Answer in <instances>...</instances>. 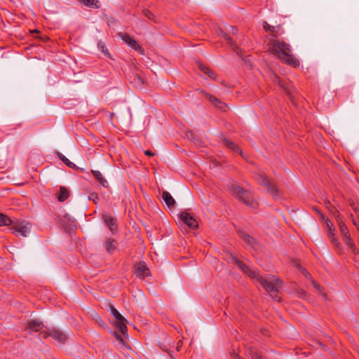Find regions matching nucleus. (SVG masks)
<instances>
[{
  "label": "nucleus",
  "mask_w": 359,
  "mask_h": 359,
  "mask_svg": "<svg viewBox=\"0 0 359 359\" xmlns=\"http://www.w3.org/2000/svg\"><path fill=\"white\" fill-rule=\"evenodd\" d=\"M103 219L104 220L105 224L109 227L110 231L115 233L117 231V225H116V219L107 214H104L102 215Z\"/></svg>",
  "instance_id": "obj_10"
},
{
  "label": "nucleus",
  "mask_w": 359,
  "mask_h": 359,
  "mask_svg": "<svg viewBox=\"0 0 359 359\" xmlns=\"http://www.w3.org/2000/svg\"><path fill=\"white\" fill-rule=\"evenodd\" d=\"M66 222H69L73 223L74 222V220L68 214L65 213L63 215V217L62 219H60V223L62 224L63 225H65Z\"/></svg>",
  "instance_id": "obj_30"
},
{
  "label": "nucleus",
  "mask_w": 359,
  "mask_h": 359,
  "mask_svg": "<svg viewBox=\"0 0 359 359\" xmlns=\"http://www.w3.org/2000/svg\"><path fill=\"white\" fill-rule=\"evenodd\" d=\"M240 236L244 241V242H245L247 244H248L250 245H253V243L255 242L254 238L252 237H251L250 235L247 234L245 232L241 231Z\"/></svg>",
  "instance_id": "obj_24"
},
{
  "label": "nucleus",
  "mask_w": 359,
  "mask_h": 359,
  "mask_svg": "<svg viewBox=\"0 0 359 359\" xmlns=\"http://www.w3.org/2000/svg\"><path fill=\"white\" fill-rule=\"evenodd\" d=\"M32 225L26 221L15 222L13 224L11 230L16 235L27 237L31 231Z\"/></svg>",
  "instance_id": "obj_6"
},
{
  "label": "nucleus",
  "mask_w": 359,
  "mask_h": 359,
  "mask_svg": "<svg viewBox=\"0 0 359 359\" xmlns=\"http://www.w3.org/2000/svg\"><path fill=\"white\" fill-rule=\"evenodd\" d=\"M327 208L337 217V219L339 217V212L330 203V202L327 203Z\"/></svg>",
  "instance_id": "obj_32"
},
{
  "label": "nucleus",
  "mask_w": 359,
  "mask_h": 359,
  "mask_svg": "<svg viewBox=\"0 0 359 359\" xmlns=\"http://www.w3.org/2000/svg\"><path fill=\"white\" fill-rule=\"evenodd\" d=\"M78 1L82 3L83 5L93 8H100V4L98 0H77Z\"/></svg>",
  "instance_id": "obj_22"
},
{
  "label": "nucleus",
  "mask_w": 359,
  "mask_h": 359,
  "mask_svg": "<svg viewBox=\"0 0 359 359\" xmlns=\"http://www.w3.org/2000/svg\"><path fill=\"white\" fill-rule=\"evenodd\" d=\"M162 198L170 209L174 208L175 205V201L169 192L166 191H163Z\"/></svg>",
  "instance_id": "obj_13"
},
{
  "label": "nucleus",
  "mask_w": 359,
  "mask_h": 359,
  "mask_svg": "<svg viewBox=\"0 0 359 359\" xmlns=\"http://www.w3.org/2000/svg\"><path fill=\"white\" fill-rule=\"evenodd\" d=\"M198 67L203 73L207 74L210 78L213 79L216 78L215 73L212 72L208 67H205L203 65L199 63Z\"/></svg>",
  "instance_id": "obj_20"
},
{
  "label": "nucleus",
  "mask_w": 359,
  "mask_h": 359,
  "mask_svg": "<svg viewBox=\"0 0 359 359\" xmlns=\"http://www.w3.org/2000/svg\"><path fill=\"white\" fill-rule=\"evenodd\" d=\"M107 251L109 253L114 252L117 246L116 241L113 238H108L104 243Z\"/></svg>",
  "instance_id": "obj_18"
},
{
  "label": "nucleus",
  "mask_w": 359,
  "mask_h": 359,
  "mask_svg": "<svg viewBox=\"0 0 359 359\" xmlns=\"http://www.w3.org/2000/svg\"><path fill=\"white\" fill-rule=\"evenodd\" d=\"M135 275L140 278H144L149 275V269L144 262H140L135 266Z\"/></svg>",
  "instance_id": "obj_9"
},
{
  "label": "nucleus",
  "mask_w": 359,
  "mask_h": 359,
  "mask_svg": "<svg viewBox=\"0 0 359 359\" xmlns=\"http://www.w3.org/2000/svg\"><path fill=\"white\" fill-rule=\"evenodd\" d=\"M40 335L43 338L51 337L54 340L60 342L65 343L67 339V335L61 330L55 327L49 329L48 331L41 332Z\"/></svg>",
  "instance_id": "obj_5"
},
{
  "label": "nucleus",
  "mask_w": 359,
  "mask_h": 359,
  "mask_svg": "<svg viewBox=\"0 0 359 359\" xmlns=\"http://www.w3.org/2000/svg\"><path fill=\"white\" fill-rule=\"evenodd\" d=\"M97 181L102 184L104 187H107L109 184L108 182L104 178L102 174L98 170L91 171Z\"/></svg>",
  "instance_id": "obj_16"
},
{
  "label": "nucleus",
  "mask_w": 359,
  "mask_h": 359,
  "mask_svg": "<svg viewBox=\"0 0 359 359\" xmlns=\"http://www.w3.org/2000/svg\"><path fill=\"white\" fill-rule=\"evenodd\" d=\"M301 270H302V273L305 276V278H306L308 279L311 278V275L305 269L301 268Z\"/></svg>",
  "instance_id": "obj_36"
},
{
  "label": "nucleus",
  "mask_w": 359,
  "mask_h": 359,
  "mask_svg": "<svg viewBox=\"0 0 359 359\" xmlns=\"http://www.w3.org/2000/svg\"><path fill=\"white\" fill-rule=\"evenodd\" d=\"M102 52L106 54L108 51L107 49L104 50V47H102Z\"/></svg>",
  "instance_id": "obj_44"
},
{
  "label": "nucleus",
  "mask_w": 359,
  "mask_h": 359,
  "mask_svg": "<svg viewBox=\"0 0 359 359\" xmlns=\"http://www.w3.org/2000/svg\"><path fill=\"white\" fill-rule=\"evenodd\" d=\"M205 95L206 98H208L210 102H211L215 106L218 107L220 109H224V108L226 107L225 104H224L223 102L219 101V99L214 97L213 95L208 94V93H205Z\"/></svg>",
  "instance_id": "obj_15"
},
{
  "label": "nucleus",
  "mask_w": 359,
  "mask_h": 359,
  "mask_svg": "<svg viewBox=\"0 0 359 359\" xmlns=\"http://www.w3.org/2000/svg\"><path fill=\"white\" fill-rule=\"evenodd\" d=\"M222 84L224 86H225V87H228L227 83H226V82H225V81H222Z\"/></svg>",
  "instance_id": "obj_43"
},
{
  "label": "nucleus",
  "mask_w": 359,
  "mask_h": 359,
  "mask_svg": "<svg viewBox=\"0 0 359 359\" xmlns=\"http://www.w3.org/2000/svg\"><path fill=\"white\" fill-rule=\"evenodd\" d=\"M237 31H238V29L236 27H231V32L233 34H236L237 32Z\"/></svg>",
  "instance_id": "obj_41"
},
{
  "label": "nucleus",
  "mask_w": 359,
  "mask_h": 359,
  "mask_svg": "<svg viewBox=\"0 0 359 359\" xmlns=\"http://www.w3.org/2000/svg\"><path fill=\"white\" fill-rule=\"evenodd\" d=\"M234 359H242V358L238 355H236Z\"/></svg>",
  "instance_id": "obj_45"
},
{
  "label": "nucleus",
  "mask_w": 359,
  "mask_h": 359,
  "mask_svg": "<svg viewBox=\"0 0 359 359\" xmlns=\"http://www.w3.org/2000/svg\"><path fill=\"white\" fill-rule=\"evenodd\" d=\"M232 262L236 264L240 269L247 274L250 278L259 283L264 289V290L276 302H280V298L278 293L282 286V282L273 276H262L255 270H252L248 266L236 258L235 256L231 255L230 257Z\"/></svg>",
  "instance_id": "obj_1"
},
{
  "label": "nucleus",
  "mask_w": 359,
  "mask_h": 359,
  "mask_svg": "<svg viewBox=\"0 0 359 359\" xmlns=\"http://www.w3.org/2000/svg\"><path fill=\"white\" fill-rule=\"evenodd\" d=\"M119 36L121 37L122 40L132 48L136 50H139L140 52H141L142 54L144 53V50L141 48V46L137 43V41L134 39L131 38L128 34L125 33H120Z\"/></svg>",
  "instance_id": "obj_7"
},
{
  "label": "nucleus",
  "mask_w": 359,
  "mask_h": 359,
  "mask_svg": "<svg viewBox=\"0 0 359 359\" xmlns=\"http://www.w3.org/2000/svg\"><path fill=\"white\" fill-rule=\"evenodd\" d=\"M350 248V250H351V252H352L353 254L356 255V254H358V250L357 249V248L355 247V245H352V246H351V248Z\"/></svg>",
  "instance_id": "obj_38"
},
{
  "label": "nucleus",
  "mask_w": 359,
  "mask_h": 359,
  "mask_svg": "<svg viewBox=\"0 0 359 359\" xmlns=\"http://www.w3.org/2000/svg\"><path fill=\"white\" fill-rule=\"evenodd\" d=\"M337 222H338V225H339L340 232L342 234V236H345L346 234V235L349 234L348 230L346 224L344 223V222L342 221V219L340 217L337 218Z\"/></svg>",
  "instance_id": "obj_25"
},
{
  "label": "nucleus",
  "mask_w": 359,
  "mask_h": 359,
  "mask_svg": "<svg viewBox=\"0 0 359 359\" xmlns=\"http://www.w3.org/2000/svg\"><path fill=\"white\" fill-rule=\"evenodd\" d=\"M115 336H116V337L118 339H119V340H121V341H123V339H122V338L121 337V336H119V335H118V334H116V332H115Z\"/></svg>",
  "instance_id": "obj_42"
},
{
  "label": "nucleus",
  "mask_w": 359,
  "mask_h": 359,
  "mask_svg": "<svg viewBox=\"0 0 359 359\" xmlns=\"http://www.w3.org/2000/svg\"><path fill=\"white\" fill-rule=\"evenodd\" d=\"M217 33L218 35L222 36L224 39L231 46L234 48L236 45L233 43L232 39L231 37L225 32H223V30L221 28H218L217 30Z\"/></svg>",
  "instance_id": "obj_23"
},
{
  "label": "nucleus",
  "mask_w": 359,
  "mask_h": 359,
  "mask_svg": "<svg viewBox=\"0 0 359 359\" xmlns=\"http://www.w3.org/2000/svg\"><path fill=\"white\" fill-rule=\"evenodd\" d=\"M69 194L68 190L63 187H60V193L57 195V198L60 202H63L66 199H67V198L69 197Z\"/></svg>",
  "instance_id": "obj_21"
},
{
  "label": "nucleus",
  "mask_w": 359,
  "mask_h": 359,
  "mask_svg": "<svg viewBox=\"0 0 359 359\" xmlns=\"http://www.w3.org/2000/svg\"><path fill=\"white\" fill-rule=\"evenodd\" d=\"M144 154L147 155V156H154V153L152 152L150 150H147L144 151Z\"/></svg>",
  "instance_id": "obj_40"
},
{
  "label": "nucleus",
  "mask_w": 359,
  "mask_h": 359,
  "mask_svg": "<svg viewBox=\"0 0 359 359\" xmlns=\"http://www.w3.org/2000/svg\"><path fill=\"white\" fill-rule=\"evenodd\" d=\"M263 27L266 32H269L271 33V36H273V34H276L277 36L281 34L279 33L280 26L276 27L269 25L266 22H263Z\"/></svg>",
  "instance_id": "obj_17"
},
{
  "label": "nucleus",
  "mask_w": 359,
  "mask_h": 359,
  "mask_svg": "<svg viewBox=\"0 0 359 359\" xmlns=\"http://www.w3.org/2000/svg\"><path fill=\"white\" fill-rule=\"evenodd\" d=\"M343 241L348 248H351L354 245L353 240L351 238L349 234L343 236Z\"/></svg>",
  "instance_id": "obj_29"
},
{
  "label": "nucleus",
  "mask_w": 359,
  "mask_h": 359,
  "mask_svg": "<svg viewBox=\"0 0 359 359\" xmlns=\"http://www.w3.org/2000/svg\"><path fill=\"white\" fill-rule=\"evenodd\" d=\"M252 359H262L261 355L256 351H251Z\"/></svg>",
  "instance_id": "obj_35"
},
{
  "label": "nucleus",
  "mask_w": 359,
  "mask_h": 359,
  "mask_svg": "<svg viewBox=\"0 0 359 359\" xmlns=\"http://www.w3.org/2000/svg\"><path fill=\"white\" fill-rule=\"evenodd\" d=\"M223 141L228 148H229L230 149H231L236 152L239 153L241 155L243 154L242 151L241 150L239 147L238 145H236L234 142H233L226 138H224Z\"/></svg>",
  "instance_id": "obj_19"
},
{
  "label": "nucleus",
  "mask_w": 359,
  "mask_h": 359,
  "mask_svg": "<svg viewBox=\"0 0 359 359\" xmlns=\"http://www.w3.org/2000/svg\"><path fill=\"white\" fill-rule=\"evenodd\" d=\"M13 224L12 220L6 215L0 213V226H8Z\"/></svg>",
  "instance_id": "obj_26"
},
{
  "label": "nucleus",
  "mask_w": 359,
  "mask_h": 359,
  "mask_svg": "<svg viewBox=\"0 0 359 359\" xmlns=\"http://www.w3.org/2000/svg\"><path fill=\"white\" fill-rule=\"evenodd\" d=\"M327 232L329 238H331V241L336 247H340V244L337 239L334 238V228L333 227L332 223L330 220L326 221Z\"/></svg>",
  "instance_id": "obj_11"
},
{
  "label": "nucleus",
  "mask_w": 359,
  "mask_h": 359,
  "mask_svg": "<svg viewBox=\"0 0 359 359\" xmlns=\"http://www.w3.org/2000/svg\"><path fill=\"white\" fill-rule=\"evenodd\" d=\"M43 327V324L39 320H30L27 326V329L34 332H38Z\"/></svg>",
  "instance_id": "obj_12"
},
{
  "label": "nucleus",
  "mask_w": 359,
  "mask_h": 359,
  "mask_svg": "<svg viewBox=\"0 0 359 359\" xmlns=\"http://www.w3.org/2000/svg\"><path fill=\"white\" fill-rule=\"evenodd\" d=\"M268 47L269 52L283 62L293 67L299 65V62L292 53L290 45L281 41L276 34H273L269 39Z\"/></svg>",
  "instance_id": "obj_2"
},
{
  "label": "nucleus",
  "mask_w": 359,
  "mask_h": 359,
  "mask_svg": "<svg viewBox=\"0 0 359 359\" xmlns=\"http://www.w3.org/2000/svg\"><path fill=\"white\" fill-rule=\"evenodd\" d=\"M181 220L189 227L196 229L198 227L197 221L188 212H182L180 214Z\"/></svg>",
  "instance_id": "obj_8"
},
{
  "label": "nucleus",
  "mask_w": 359,
  "mask_h": 359,
  "mask_svg": "<svg viewBox=\"0 0 359 359\" xmlns=\"http://www.w3.org/2000/svg\"><path fill=\"white\" fill-rule=\"evenodd\" d=\"M271 79H272L273 83H278L280 87L284 88L282 81L280 80V77L278 76L276 74H274Z\"/></svg>",
  "instance_id": "obj_33"
},
{
  "label": "nucleus",
  "mask_w": 359,
  "mask_h": 359,
  "mask_svg": "<svg viewBox=\"0 0 359 359\" xmlns=\"http://www.w3.org/2000/svg\"><path fill=\"white\" fill-rule=\"evenodd\" d=\"M327 208L337 217V219L339 217V212L330 203V202L327 203Z\"/></svg>",
  "instance_id": "obj_31"
},
{
  "label": "nucleus",
  "mask_w": 359,
  "mask_h": 359,
  "mask_svg": "<svg viewBox=\"0 0 359 359\" xmlns=\"http://www.w3.org/2000/svg\"><path fill=\"white\" fill-rule=\"evenodd\" d=\"M111 307V313L113 315V316L117 320V321L119 320H126L125 318L119 313V312L112 306Z\"/></svg>",
  "instance_id": "obj_28"
},
{
  "label": "nucleus",
  "mask_w": 359,
  "mask_h": 359,
  "mask_svg": "<svg viewBox=\"0 0 359 359\" xmlns=\"http://www.w3.org/2000/svg\"><path fill=\"white\" fill-rule=\"evenodd\" d=\"M126 321V320H119V321H117V323H116V327L119 330V331L123 334V335H126V332H127V327L125 324V322Z\"/></svg>",
  "instance_id": "obj_27"
},
{
  "label": "nucleus",
  "mask_w": 359,
  "mask_h": 359,
  "mask_svg": "<svg viewBox=\"0 0 359 359\" xmlns=\"http://www.w3.org/2000/svg\"><path fill=\"white\" fill-rule=\"evenodd\" d=\"M143 14L145 17H147V18H149V20H153L154 19V14L148 9H145L143 11Z\"/></svg>",
  "instance_id": "obj_34"
},
{
  "label": "nucleus",
  "mask_w": 359,
  "mask_h": 359,
  "mask_svg": "<svg viewBox=\"0 0 359 359\" xmlns=\"http://www.w3.org/2000/svg\"><path fill=\"white\" fill-rule=\"evenodd\" d=\"M229 189L232 195L247 206L252 209H255L258 207L257 202L252 198L250 193L243 189L242 187L236 184H231L229 186Z\"/></svg>",
  "instance_id": "obj_3"
},
{
  "label": "nucleus",
  "mask_w": 359,
  "mask_h": 359,
  "mask_svg": "<svg viewBox=\"0 0 359 359\" xmlns=\"http://www.w3.org/2000/svg\"><path fill=\"white\" fill-rule=\"evenodd\" d=\"M256 180L259 184L264 186L267 189V191L274 198H280V191L276 184L271 181L266 175H258Z\"/></svg>",
  "instance_id": "obj_4"
},
{
  "label": "nucleus",
  "mask_w": 359,
  "mask_h": 359,
  "mask_svg": "<svg viewBox=\"0 0 359 359\" xmlns=\"http://www.w3.org/2000/svg\"><path fill=\"white\" fill-rule=\"evenodd\" d=\"M56 155L67 166L76 170H82L81 168H78L74 163L70 161L60 152L57 151Z\"/></svg>",
  "instance_id": "obj_14"
},
{
  "label": "nucleus",
  "mask_w": 359,
  "mask_h": 359,
  "mask_svg": "<svg viewBox=\"0 0 359 359\" xmlns=\"http://www.w3.org/2000/svg\"><path fill=\"white\" fill-rule=\"evenodd\" d=\"M182 346V341L181 340H180L177 344V347H176L177 351H180Z\"/></svg>",
  "instance_id": "obj_39"
},
{
  "label": "nucleus",
  "mask_w": 359,
  "mask_h": 359,
  "mask_svg": "<svg viewBox=\"0 0 359 359\" xmlns=\"http://www.w3.org/2000/svg\"><path fill=\"white\" fill-rule=\"evenodd\" d=\"M311 283L313 285V287L320 292H322L321 287L319 284L316 283L313 280H311Z\"/></svg>",
  "instance_id": "obj_37"
}]
</instances>
